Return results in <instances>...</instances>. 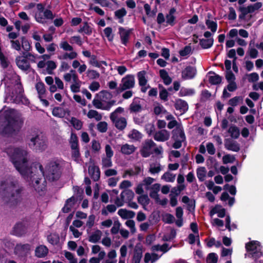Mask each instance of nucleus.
Wrapping results in <instances>:
<instances>
[{"label":"nucleus","instance_id":"1","mask_svg":"<svg viewBox=\"0 0 263 263\" xmlns=\"http://www.w3.org/2000/svg\"><path fill=\"white\" fill-rule=\"evenodd\" d=\"M25 187L15 177L9 176L0 181V199L5 205L14 208L22 200Z\"/></svg>","mask_w":263,"mask_h":263},{"label":"nucleus","instance_id":"2","mask_svg":"<svg viewBox=\"0 0 263 263\" xmlns=\"http://www.w3.org/2000/svg\"><path fill=\"white\" fill-rule=\"evenodd\" d=\"M26 175H21L28 181H31L35 190L40 193L45 189V179L43 166L38 162L33 163L29 169L26 171Z\"/></svg>","mask_w":263,"mask_h":263},{"label":"nucleus","instance_id":"3","mask_svg":"<svg viewBox=\"0 0 263 263\" xmlns=\"http://www.w3.org/2000/svg\"><path fill=\"white\" fill-rule=\"evenodd\" d=\"M7 123L3 129V134L8 136L16 135L22 128L24 119L17 110L9 109L5 113Z\"/></svg>","mask_w":263,"mask_h":263},{"label":"nucleus","instance_id":"4","mask_svg":"<svg viewBox=\"0 0 263 263\" xmlns=\"http://www.w3.org/2000/svg\"><path fill=\"white\" fill-rule=\"evenodd\" d=\"M8 153L15 167L21 175H26V171L30 168L28 165L29 155L26 148L15 147L11 148Z\"/></svg>","mask_w":263,"mask_h":263},{"label":"nucleus","instance_id":"5","mask_svg":"<svg viewBox=\"0 0 263 263\" xmlns=\"http://www.w3.org/2000/svg\"><path fill=\"white\" fill-rule=\"evenodd\" d=\"M27 140L29 146L33 150L43 152L47 147V141L42 135L29 134L27 136Z\"/></svg>","mask_w":263,"mask_h":263},{"label":"nucleus","instance_id":"6","mask_svg":"<svg viewBox=\"0 0 263 263\" xmlns=\"http://www.w3.org/2000/svg\"><path fill=\"white\" fill-rule=\"evenodd\" d=\"M246 249L248 252L249 256L254 259V262L263 263V253L261 251V247L259 242L257 241H252L246 245Z\"/></svg>","mask_w":263,"mask_h":263},{"label":"nucleus","instance_id":"7","mask_svg":"<svg viewBox=\"0 0 263 263\" xmlns=\"http://www.w3.org/2000/svg\"><path fill=\"white\" fill-rule=\"evenodd\" d=\"M46 178L50 181L58 180L62 174V167L59 161H51L47 165Z\"/></svg>","mask_w":263,"mask_h":263},{"label":"nucleus","instance_id":"8","mask_svg":"<svg viewBox=\"0 0 263 263\" xmlns=\"http://www.w3.org/2000/svg\"><path fill=\"white\" fill-rule=\"evenodd\" d=\"M172 138L175 142L173 144V147L175 148H179L182 146V143L185 141V134L183 131L181 126H177L173 132Z\"/></svg>","mask_w":263,"mask_h":263},{"label":"nucleus","instance_id":"9","mask_svg":"<svg viewBox=\"0 0 263 263\" xmlns=\"http://www.w3.org/2000/svg\"><path fill=\"white\" fill-rule=\"evenodd\" d=\"M135 80L133 75L128 74L123 78L121 83L117 88V93L119 94L123 91L133 88L135 86Z\"/></svg>","mask_w":263,"mask_h":263},{"label":"nucleus","instance_id":"10","mask_svg":"<svg viewBox=\"0 0 263 263\" xmlns=\"http://www.w3.org/2000/svg\"><path fill=\"white\" fill-rule=\"evenodd\" d=\"M156 144L151 139L145 140L142 144L140 154L144 158H147L153 154V149Z\"/></svg>","mask_w":263,"mask_h":263},{"label":"nucleus","instance_id":"11","mask_svg":"<svg viewBox=\"0 0 263 263\" xmlns=\"http://www.w3.org/2000/svg\"><path fill=\"white\" fill-rule=\"evenodd\" d=\"M262 6L261 2H257L254 4L250 5L247 7H241L239 8V10L241 12V15H239L240 18L245 17V15L249 13H252L255 11L259 10Z\"/></svg>","mask_w":263,"mask_h":263},{"label":"nucleus","instance_id":"12","mask_svg":"<svg viewBox=\"0 0 263 263\" xmlns=\"http://www.w3.org/2000/svg\"><path fill=\"white\" fill-rule=\"evenodd\" d=\"M204 38L199 40V44L203 49L210 48L213 45V34L209 31H205L203 34Z\"/></svg>","mask_w":263,"mask_h":263},{"label":"nucleus","instance_id":"13","mask_svg":"<svg viewBox=\"0 0 263 263\" xmlns=\"http://www.w3.org/2000/svg\"><path fill=\"white\" fill-rule=\"evenodd\" d=\"M31 250V246L28 243L17 245L15 248V253L16 254L22 257L27 256L30 254Z\"/></svg>","mask_w":263,"mask_h":263},{"label":"nucleus","instance_id":"14","mask_svg":"<svg viewBox=\"0 0 263 263\" xmlns=\"http://www.w3.org/2000/svg\"><path fill=\"white\" fill-rule=\"evenodd\" d=\"M23 89L20 84H17L11 95V100L17 103L20 102L23 97Z\"/></svg>","mask_w":263,"mask_h":263},{"label":"nucleus","instance_id":"15","mask_svg":"<svg viewBox=\"0 0 263 263\" xmlns=\"http://www.w3.org/2000/svg\"><path fill=\"white\" fill-rule=\"evenodd\" d=\"M15 62L18 67L23 71H26L31 68L30 62L22 56L17 57Z\"/></svg>","mask_w":263,"mask_h":263},{"label":"nucleus","instance_id":"16","mask_svg":"<svg viewBox=\"0 0 263 263\" xmlns=\"http://www.w3.org/2000/svg\"><path fill=\"white\" fill-rule=\"evenodd\" d=\"M239 34L241 37L243 38H247L249 36V33L245 29H241L238 30L236 29H232L227 34L228 38L234 39L235 37H237Z\"/></svg>","mask_w":263,"mask_h":263},{"label":"nucleus","instance_id":"17","mask_svg":"<svg viewBox=\"0 0 263 263\" xmlns=\"http://www.w3.org/2000/svg\"><path fill=\"white\" fill-rule=\"evenodd\" d=\"M170 133L166 129H161L155 133L154 138L156 141L164 142L168 140Z\"/></svg>","mask_w":263,"mask_h":263},{"label":"nucleus","instance_id":"18","mask_svg":"<svg viewBox=\"0 0 263 263\" xmlns=\"http://www.w3.org/2000/svg\"><path fill=\"white\" fill-rule=\"evenodd\" d=\"M130 33L131 30L129 29H126L122 27L119 28V34L121 43L125 46H126L128 42Z\"/></svg>","mask_w":263,"mask_h":263},{"label":"nucleus","instance_id":"19","mask_svg":"<svg viewBox=\"0 0 263 263\" xmlns=\"http://www.w3.org/2000/svg\"><path fill=\"white\" fill-rule=\"evenodd\" d=\"M26 223L24 221L19 222L15 224L13 228V233L18 236H21L26 232Z\"/></svg>","mask_w":263,"mask_h":263},{"label":"nucleus","instance_id":"20","mask_svg":"<svg viewBox=\"0 0 263 263\" xmlns=\"http://www.w3.org/2000/svg\"><path fill=\"white\" fill-rule=\"evenodd\" d=\"M239 135L240 130L238 127L232 124L226 133L225 137L230 136L232 139H236L238 138Z\"/></svg>","mask_w":263,"mask_h":263},{"label":"nucleus","instance_id":"21","mask_svg":"<svg viewBox=\"0 0 263 263\" xmlns=\"http://www.w3.org/2000/svg\"><path fill=\"white\" fill-rule=\"evenodd\" d=\"M88 173L95 181H98L100 177V171L98 166L92 164L88 167Z\"/></svg>","mask_w":263,"mask_h":263},{"label":"nucleus","instance_id":"22","mask_svg":"<svg viewBox=\"0 0 263 263\" xmlns=\"http://www.w3.org/2000/svg\"><path fill=\"white\" fill-rule=\"evenodd\" d=\"M115 124V127L120 130H123L127 125V121L124 117L115 118L110 119Z\"/></svg>","mask_w":263,"mask_h":263},{"label":"nucleus","instance_id":"23","mask_svg":"<svg viewBox=\"0 0 263 263\" xmlns=\"http://www.w3.org/2000/svg\"><path fill=\"white\" fill-rule=\"evenodd\" d=\"M175 107L180 115L184 114L188 109L187 103L181 99H178L176 101Z\"/></svg>","mask_w":263,"mask_h":263},{"label":"nucleus","instance_id":"24","mask_svg":"<svg viewBox=\"0 0 263 263\" xmlns=\"http://www.w3.org/2000/svg\"><path fill=\"white\" fill-rule=\"evenodd\" d=\"M77 201V199L74 197L68 198L66 200L64 206L62 208V211L64 213H67L70 212Z\"/></svg>","mask_w":263,"mask_h":263},{"label":"nucleus","instance_id":"25","mask_svg":"<svg viewBox=\"0 0 263 263\" xmlns=\"http://www.w3.org/2000/svg\"><path fill=\"white\" fill-rule=\"evenodd\" d=\"M137 149V147L133 144L125 143L121 146L120 152L125 155H129L133 154Z\"/></svg>","mask_w":263,"mask_h":263},{"label":"nucleus","instance_id":"26","mask_svg":"<svg viewBox=\"0 0 263 263\" xmlns=\"http://www.w3.org/2000/svg\"><path fill=\"white\" fill-rule=\"evenodd\" d=\"M48 253V249L44 245H40L35 248V256L38 258H43Z\"/></svg>","mask_w":263,"mask_h":263},{"label":"nucleus","instance_id":"27","mask_svg":"<svg viewBox=\"0 0 263 263\" xmlns=\"http://www.w3.org/2000/svg\"><path fill=\"white\" fill-rule=\"evenodd\" d=\"M195 68L192 67H187L182 72V77L184 79H190L194 78L196 74Z\"/></svg>","mask_w":263,"mask_h":263},{"label":"nucleus","instance_id":"28","mask_svg":"<svg viewBox=\"0 0 263 263\" xmlns=\"http://www.w3.org/2000/svg\"><path fill=\"white\" fill-rule=\"evenodd\" d=\"M217 214L219 217L222 218L226 215V210L220 205H216L210 211L211 216Z\"/></svg>","mask_w":263,"mask_h":263},{"label":"nucleus","instance_id":"29","mask_svg":"<svg viewBox=\"0 0 263 263\" xmlns=\"http://www.w3.org/2000/svg\"><path fill=\"white\" fill-rule=\"evenodd\" d=\"M209 74L208 80L211 84L217 85L221 83L222 79L220 76L212 72H209Z\"/></svg>","mask_w":263,"mask_h":263},{"label":"nucleus","instance_id":"30","mask_svg":"<svg viewBox=\"0 0 263 263\" xmlns=\"http://www.w3.org/2000/svg\"><path fill=\"white\" fill-rule=\"evenodd\" d=\"M118 214L124 219L132 218L135 216V213L134 212L122 209L118 211Z\"/></svg>","mask_w":263,"mask_h":263},{"label":"nucleus","instance_id":"31","mask_svg":"<svg viewBox=\"0 0 263 263\" xmlns=\"http://www.w3.org/2000/svg\"><path fill=\"white\" fill-rule=\"evenodd\" d=\"M159 74L160 78L163 80L165 85H168L172 83V79L168 76L167 72L165 69L160 70Z\"/></svg>","mask_w":263,"mask_h":263},{"label":"nucleus","instance_id":"32","mask_svg":"<svg viewBox=\"0 0 263 263\" xmlns=\"http://www.w3.org/2000/svg\"><path fill=\"white\" fill-rule=\"evenodd\" d=\"M162 170V167L158 162L150 163L149 172L152 174H158Z\"/></svg>","mask_w":263,"mask_h":263},{"label":"nucleus","instance_id":"33","mask_svg":"<svg viewBox=\"0 0 263 263\" xmlns=\"http://www.w3.org/2000/svg\"><path fill=\"white\" fill-rule=\"evenodd\" d=\"M122 198H124L125 202L131 201L134 197V193L130 190H124L121 194Z\"/></svg>","mask_w":263,"mask_h":263},{"label":"nucleus","instance_id":"34","mask_svg":"<svg viewBox=\"0 0 263 263\" xmlns=\"http://www.w3.org/2000/svg\"><path fill=\"white\" fill-rule=\"evenodd\" d=\"M225 146L227 149L233 152H238L240 149L238 144L230 140H227L226 141Z\"/></svg>","mask_w":263,"mask_h":263},{"label":"nucleus","instance_id":"35","mask_svg":"<svg viewBox=\"0 0 263 263\" xmlns=\"http://www.w3.org/2000/svg\"><path fill=\"white\" fill-rule=\"evenodd\" d=\"M175 11V9L173 8L170 9L168 14L166 16V23L172 26L175 25V17L174 16V14Z\"/></svg>","mask_w":263,"mask_h":263},{"label":"nucleus","instance_id":"36","mask_svg":"<svg viewBox=\"0 0 263 263\" xmlns=\"http://www.w3.org/2000/svg\"><path fill=\"white\" fill-rule=\"evenodd\" d=\"M35 88L37 91L39 98H44L46 92V88L43 82H37L35 85Z\"/></svg>","mask_w":263,"mask_h":263},{"label":"nucleus","instance_id":"37","mask_svg":"<svg viewBox=\"0 0 263 263\" xmlns=\"http://www.w3.org/2000/svg\"><path fill=\"white\" fill-rule=\"evenodd\" d=\"M101 236L102 232L97 230L89 237L88 240L91 242L96 243L101 239Z\"/></svg>","mask_w":263,"mask_h":263},{"label":"nucleus","instance_id":"38","mask_svg":"<svg viewBox=\"0 0 263 263\" xmlns=\"http://www.w3.org/2000/svg\"><path fill=\"white\" fill-rule=\"evenodd\" d=\"M101 165L102 168L111 167L112 165L111 158L106 157L104 155H103L101 158Z\"/></svg>","mask_w":263,"mask_h":263},{"label":"nucleus","instance_id":"39","mask_svg":"<svg viewBox=\"0 0 263 263\" xmlns=\"http://www.w3.org/2000/svg\"><path fill=\"white\" fill-rule=\"evenodd\" d=\"M89 119L95 118L97 121L102 120V116L99 114L97 111L93 109L89 110L87 115Z\"/></svg>","mask_w":263,"mask_h":263},{"label":"nucleus","instance_id":"40","mask_svg":"<svg viewBox=\"0 0 263 263\" xmlns=\"http://www.w3.org/2000/svg\"><path fill=\"white\" fill-rule=\"evenodd\" d=\"M220 199L223 201L228 200V204L230 206H232L235 202V198L230 197L227 192H223L221 196Z\"/></svg>","mask_w":263,"mask_h":263},{"label":"nucleus","instance_id":"41","mask_svg":"<svg viewBox=\"0 0 263 263\" xmlns=\"http://www.w3.org/2000/svg\"><path fill=\"white\" fill-rule=\"evenodd\" d=\"M159 258V256L156 253L150 254L146 253L144 256V262L145 263L151 261L152 263H153Z\"/></svg>","mask_w":263,"mask_h":263},{"label":"nucleus","instance_id":"42","mask_svg":"<svg viewBox=\"0 0 263 263\" xmlns=\"http://www.w3.org/2000/svg\"><path fill=\"white\" fill-rule=\"evenodd\" d=\"M146 72L145 71H141L138 73L139 84L141 86H145L147 83V80L145 78Z\"/></svg>","mask_w":263,"mask_h":263},{"label":"nucleus","instance_id":"43","mask_svg":"<svg viewBox=\"0 0 263 263\" xmlns=\"http://www.w3.org/2000/svg\"><path fill=\"white\" fill-rule=\"evenodd\" d=\"M159 88H160L159 96L160 99L164 101H167L168 95L167 90L160 84L159 85Z\"/></svg>","mask_w":263,"mask_h":263},{"label":"nucleus","instance_id":"44","mask_svg":"<svg viewBox=\"0 0 263 263\" xmlns=\"http://www.w3.org/2000/svg\"><path fill=\"white\" fill-rule=\"evenodd\" d=\"M126 11L125 8H123L119 9L115 12V16L119 19V23H122L123 22V17L126 14Z\"/></svg>","mask_w":263,"mask_h":263},{"label":"nucleus","instance_id":"45","mask_svg":"<svg viewBox=\"0 0 263 263\" xmlns=\"http://www.w3.org/2000/svg\"><path fill=\"white\" fill-rule=\"evenodd\" d=\"M92 29L91 28L87 22H85L83 27H81L79 29V33L84 32L87 35H90L92 33Z\"/></svg>","mask_w":263,"mask_h":263},{"label":"nucleus","instance_id":"46","mask_svg":"<svg viewBox=\"0 0 263 263\" xmlns=\"http://www.w3.org/2000/svg\"><path fill=\"white\" fill-rule=\"evenodd\" d=\"M206 25L209 29L214 34L217 30V24L216 22L207 20L205 22Z\"/></svg>","mask_w":263,"mask_h":263},{"label":"nucleus","instance_id":"47","mask_svg":"<svg viewBox=\"0 0 263 263\" xmlns=\"http://www.w3.org/2000/svg\"><path fill=\"white\" fill-rule=\"evenodd\" d=\"M70 122L76 129L80 130L81 129L83 123L80 120L74 117H72Z\"/></svg>","mask_w":263,"mask_h":263},{"label":"nucleus","instance_id":"48","mask_svg":"<svg viewBox=\"0 0 263 263\" xmlns=\"http://www.w3.org/2000/svg\"><path fill=\"white\" fill-rule=\"evenodd\" d=\"M47 239L48 242L53 245L58 244L60 240L59 236L57 234H51L48 235Z\"/></svg>","mask_w":263,"mask_h":263},{"label":"nucleus","instance_id":"49","mask_svg":"<svg viewBox=\"0 0 263 263\" xmlns=\"http://www.w3.org/2000/svg\"><path fill=\"white\" fill-rule=\"evenodd\" d=\"M77 53L74 51H71L70 53L65 52L62 56H59L58 58L59 59L66 60L69 59L70 60H72L77 57Z\"/></svg>","mask_w":263,"mask_h":263},{"label":"nucleus","instance_id":"50","mask_svg":"<svg viewBox=\"0 0 263 263\" xmlns=\"http://www.w3.org/2000/svg\"><path fill=\"white\" fill-rule=\"evenodd\" d=\"M142 134L137 130L133 129L131 133L128 135V137L130 139L138 141L142 138Z\"/></svg>","mask_w":263,"mask_h":263},{"label":"nucleus","instance_id":"51","mask_svg":"<svg viewBox=\"0 0 263 263\" xmlns=\"http://www.w3.org/2000/svg\"><path fill=\"white\" fill-rule=\"evenodd\" d=\"M138 202L143 206H146L149 203V199L147 195H142L138 197Z\"/></svg>","mask_w":263,"mask_h":263},{"label":"nucleus","instance_id":"52","mask_svg":"<svg viewBox=\"0 0 263 263\" xmlns=\"http://www.w3.org/2000/svg\"><path fill=\"white\" fill-rule=\"evenodd\" d=\"M129 110L130 112H137L142 110V107L140 104L133 102L129 106Z\"/></svg>","mask_w":263,"mask_h":263},{"label":"nucleus","instance_id":"53","mask_svg":"<svg viewBox=\"0 0 263 263\" xmlns=\"http://www.w3.org/2000/svg\"><path fill=\"white\" fill-rule=\"evenodd\" d=\"M142 256V252L141 250H136L133 256V263H140Z\"/></svg>","mask_w":263,"mask_h":263},{"label":"nucleus","instance_id":"54","mask_svg":"<svg viewBox=\"0 0 263 263\" xmlns=\"http://www.w3.org/2000/svg\"><path fill=\"white\" fill-rule=\"evenodd\" d=\"M46 65L47 66L46 68L47 73L49 74H52L53 70L57 67L55 63L53 61H48L47 62Z\"/></svg>","mask_w":263,"mask_h":263},{"label":"nucleus","instance_id":"55","mask_svg":"<svg viewBox=\"0 0 263 263\" xmlns=\"http://www.w3.org/2000/svg\"><path fill=\"white\" fill-rule=\"evenodd\" d=\"M175 175L167 172L162 176L161 179L165 180L166 182H173L175 179Z\"/></svg>","mask_w":263,"mask_h":263},{"label":"nucleus","instance_id":"56","mask_svg":"<svg viewBox=\"0 0 263 263\" xmlns=\"http://www.w3.org/2000/svg\"><path fill=\"white\" fill-rule=\"evenodd\" d=\"M218 255L215 253H210L206 258L207 263H217Z\"/></svg>","mask_w":263,"mask_h":263},{"label":"nucleus","instance_id":"57","mask_svg":"<svg viewBox=\"0 0 263 263\" xmlns=\"http://www.w3.org/2000/svg\"><path fill=\"white\" fill-rule=\"evenodd\" d=\"M65 257L69 261V263H77V259L76 258L72 253L68 251H64Z\"/></svg>","mask_w":263,"mask_h":263},{"label":"nucleus","instance_id":"58","mask_svg":"<svg viewBox=\"0 0 263 263\" xmlns=\"http://www.w3.org/2000/svg\"><path fill=\"white\" fill-rule=\"evenodd\" d=\"M22 47L25 51L30 50L31 46L29 41L24 36L22 37Z\"/></svg>","mask_w":263,"mask_h":263},{"label":"nucleus","instance_id":"59","mask_svg":"<svg viewBox=\"0 0 263 263\" xmlns=\"http://www.w3.org/2000/svg\"><path fill=\"white\" fill-rule=\"evenodd\" d=\"M87 76L90 79H96L100 77L98 72L95 70H88L87 71Z\"/></svg>","mask_w":263,"mask_h":263},{"label":"nucleus","instance_id":"60","mask_svg":"<svg viewBox=\"0 0 263 263\" xmlns=\"http://www.w3.org/2000/svg\"><path fill=\"white\" fill-rule=\"evenodd\" d=\"M248 53L252 59H255L258 57V51L256 49L251 47V43L250 44V47L248 50Z\"/></svg>","mask_w":263,"mask_h":263},{"label":"nucleus","instance_id":"61","mask_svg":"<svg viewBox=\"0 0 263 263\" xmlns=\"http://www.w3.org/2000/svg\"><path fill=\"white\" fill-rule=\"evenodd\" d=\"M104 34L106 37L109 41H112L114 39V35L112 34V30L111 27H107L104 30Z\"/></svg>","mask_w":263,"mask_h":263},{"label":"nucleus","instance_id":"62","mask_svg":"<svg viewBox=\"0 0 263 263\" xmlns=\"http://www.w3.org/2000/svg\"><path fill=\"white\" fill-rule=\"evenodd\" d=\"M184 188L185 186L184 184H179L177 187H173L171 190V193L172 194L177 196L184 189Z\"/></svg>","mask_w":263,"mask_h":263},{"label":"nucleus","instance_id":"63","mask_svg":"<svg viewBox=\"0 0 263 263\" xmlns=\"http://www.w3.org/2000/svg\"><path fill=\"white\" fill-rule=\"evenodd\" d=\"M97 129L101 133H105L107 129V124L106 122H100L97 124Z\"/></svg>","mask_w":263,"mask_h":263},{"label":"nucleus","instance_id":"64","mask_svg":"<svg viewBox=\"0 0 263 263\" xmlns=\"http://www.w3.org/2000/svg\"><path fill=\"white\" fill-rule=\"evenodd\" d=\"M60 47L65 51H72L73 50V47L66 41L62 42L60 44Z\"/></svg>","mask_w":263,"mask_h":263}]
</instances>
